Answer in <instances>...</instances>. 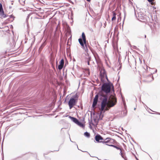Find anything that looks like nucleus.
Listing matches in <instances>:
<instances>
[{
	"label": "nucleus",
	"mask_w": 160,
	"mask_h": 160,
	"mask_svg": "<svg viewBox=\"0 0 160 160\" xmlns=\"http://www.w3.org/2000/svg\"><path fill=\"white\" fill-rule=\"evenodd\" d=\"M101 96L103 97L101 102V108L100 109L101 112L107 111L110 108L113 107L116 104L117 99L115 96L111 95L108 100L106 94L102 93Z\"/></svg>",
	"instance_id": "nucleus-1"
},
{
	"label": "nucleus",
	"mask_w": 160,
	"mask_h": 160,
	"mask_svg": "<svg viewBox=\"0 0 160 160\" xmlns=\"http://www.w3.org/2000/svg\"><path fill=\"white\" fill-rule=\"evenodd\" d=\"M116 141L114 139L110 138H106L104 141H101L100 142L102 143L103 144L108 145H111L114 144Z\"/></svg>",
	"instance_id": "nucleus-2"
},
{
	"label": "nucleus",
	"mask_w": 160,
	"mask_h": 160,
	"mask_svg": "<svg viewBox=\"0 0 160 160\" xmlns=\"http://www.w3.org/2000/svg\"><path fill=\"white\" fill-rule=\"evenodd\" d=\"M111 89V86L109 84L105 83L102 87V91L105 92L106 93L105 94H106L107 95V94L110 92Z\"/></svg>",
	"instance_id": "nucleus-3"
},
{
	"label": "nucleus",
	"mask_w": 160,
	"mask_h": 160,
	"mask_svg": "<svg viewBox=\"0 0 160 160\" xmlns=\"http://www.w3.org/2000/svg\"><path fill=\"white\" fill-rule=\"evenodd\" d=\"M78 41L80 45L82 46V48L84 50L85 52L88 53V47L90 49V47L89 45H88V44H87V43L86 44H83V43L82 40L81 38H79L78 39Z\"/></svg>",
	"instance_id": "nucleus-4"
},
{
	"label": "nucleus",
	"mask_w": 160,
	"mask_h": 160,
	"mask_svg": "<svg viewBox=\"0 0 160 160\" xmlns=\"http://www.w3.org/2000/svg\"><path fill=\"white\" fill-rule=\"evenodd\" d=\"M138 20L143 22H145L147 21V16L144 15L142 12H139L138 14Z\"/></svg>",
	"instance_id": "nucleus-5"
},
{
	"label": "nucleus",
	"mask_w": 160,
	"mask_h": 160,
	"mask_svg": "<svg viewBox=\"0 0 160 160\" xmlns=\"http://www.w3.org/2000/svg\"><path fill=\"white\" fill-rule=\"evenodd\" d=\"M77 102V100L74 98H72L70 99L68 102V105L70 109L75 106Z\"/></svg>",
	"instance_id": "nucleus-6"
},
{
	"label": "nucleus",
	"mask_w": 160,
	"mask_h": 160,
	"mask_svg": "<svg viewBox=\"0 0 160 160\" xmlns=\"http://www.w3.org/2000/svg\"><path fill=\"white\" fill-rule=\"evenodd\" d=\"M100 78L102 82L104 81L105 79H107V77L106 72H101L100 75Z\"/></svg>",
	"instance_id": "nucleus-7"
},
{
	"label": "nucleus",
	"mask_w": 160,
	"mask_h": 160,
	"mask_svg": "<svg viewBox=\"0 0 160 160\" xmlns=\"http://www.w3.org/2000/svg\"><path fill=\"white\" fill-rule=\"evenodd\" d=\"M98 94H97L95 96V97L93 101V102L92 106L93 107H95L96 105L98 102Z\"/></svg>",
	"instance_id": "nucleus-8"
},
{
	"label": "nucleus",
	"mask_w": 160,
	"mask_h": 160,
	"mask_svg": "<svg viewBox=\"0 0 160 160\" xmlns=\"http://www.w3.org/2000/svg\"><path fill=\"white\" fill-rule=\"evenodd\" d=\"M59 64H60L58 67V68L59 70H61L64 64V61L63 59L61 60L59 62Z\"/></svg>",
	"instance_id": "nucleus-9"
},
{
	"label": "nucleus",
	"mask_w": 160,
	"mask_h": 160,
	"mask_svg": "<svg viewBox=\"0 0 160 160\" xmlns=\"http://www.w3.org/2000/svg\"><path fill=\"white\" fill-rule=\"evenodd\" d=\"M95 139L97 142H100V140H103V138L99 135L95 136Z\"/></svg>",
	"instance_id": "nucleus-10"
},
{
	"label": "nucleus",
	"mask_w": 160,
	"mask_h": 160,
	"mask_svg": "<svg viewBox=\"0 0 160 160\" xmlns=\"http://www.w3.org/2000/svg\"><path fill=\"white\" fill-rule=\"evenodd\" d=\"M82 38H81L82 40L83 43V44H86V36L84 32H83L82 34Z\"/></svg>",
	"instance_id": "nucleus-11"
},
{
	"label": "nucleus",
	"mask_w": 160,
	"mask_h": 160,
	"mask_svg": "<svg viewBox=\"0 0 160 160\" xmlns=\"http://www.w3.org/2000/svg\"><path fill=\"white\" fill-rule=\"evenodd\" d=\"M2 12V17L3 18H5L6 17V16L4 14V12L3 11V8L2 5L1 3H0V12Z\"/></svg>",
	"instance_id": "nucleus-12"
},
{
	"label": "nucleus",
	"mask_w": 160,
	"mask_h": 160,
	"mask_svg": "<svg viewBox=\"0 0 160 160\" xmlns=\"http://www.w3.org/2000/svg\"><path fill=\"white\" fill-rule=\"evenodd\" d=\"M69 118L71 119V120L73 122H75L76 124L78 122V120L76 118L72 117L71 116H69Z\"/></svg>",
	"instance_id": "nucleus-13"
},
{
	"label": "nucleus",
	"mask_w": 160,
	"mask_h": 160,
	"mask_svg": "<svg viewBox=\"0 0 160 160\" xmlns=\"http://www.w3.org/2000/svg\"><path fill=\"white\" fill-rule=\"evenodd\" d=\"M112 16L113 17L112 18V21H114V20H116V14L114 11H113L112 12Z\"/></svg>",
	"instance_id": "nucleus-14"
},
{
	"label": "nucleus",
	"mask_w": 160,
	"mask_h": 160,
	"mask_svg": "<svg viewBox=\"0 0 160 160\" xmlns=\"http://www.w3.org/2000/svg\"><path fill=\"white\" fill-rule=\"evenodd\" d=\"M108 146H111V147H112L116 148L118 150H120L121 151V152H122L121 149L120 148L116 146L113 145L112 144L108 145Z\"/></svg>",
	"instance_id": "nucleus-15"
},
{
	"label": "nucleus",
	"mask_w": 160,
	"mask_h": 160,
	"mask_svg": "<svg viewBox=\"0 0 160 160\" xmlns=\"http://www.w3.org/2000/svg\"><path fill=\"white\" fill-rule=\"evenodd\" d=\"M77 124L82 127H84L83 124L82 122H79V121Z\"/></svg>",
	"instance_id": "nucleus-16"
},
{
	"label": "nucleus",
	"mask_w": 160,
	"mask_h": 160,
	"mask_svg": "<svg viewBox=\"0 0 160 160\" xmlns=\"http://www.w3.org/2000/svg\"><path fill=\"white\" fill-rule=\"evenodd\" d=\"M148 2L151 3L152 5H155V2H154V0H147Z\"/></svg>",
	"instance_id": "nucleus-17"
},
{
	"label": "nucleus",
	"mask_w": 160,
	"mask_h": 160,
	"mask_svg": "<svg viewBox=\"0 0 160 160\" xmlns=\"http://www.w3.org/2000/svg\"><path fill=\"white\" fill-rule=\"evenodd\" d=\"M84 135L85 136L87 137H89L90 136V134L87 132L84 133Z\"/></svg>",
	"instance_id": "nucleus-18"
},
{
	"label": "nucleus",
	"mask_w": 160,
	"mask_h": 160,
	"mask_svg": "<svg viewBox=\"0 0 160 160\" xmlns=\"http://www.w3.org/2000/svg\"><path fill=\"white\" fill-rule=\"evenodd\" d=\"M138 85L139 87L140 88L141 85V81H140L139 82H138Z\"/></svg>",
	"instance_id": "nucleus-19"
},
{
	"label": "nucleus",
	"mask_w": 160,
	"mask_h": 160,
	"mask_svg": "<svg viewBox=\"0 0 160 160\" xmlns=\"http://www.w3.org/2000/svg\"><path fill=\"white\" fill-rule=\"evenodd\" d=\"M89 61H90V60L88 58V61H87V62H88V65H90V62H89Z\"/></svg>",
	"instance_id": "nucleus-20"
},
{
	"label": "nucleus",
	"mask_w": 160,
	"mask_h": 160,
	"mask_svg": "<svg viewBox=\"0 0 160 160\" xmlns=\"http://www.w3.org/2000/svg\"><path fill=\"white\" fill-rule=\"evenodd\" d=\"M86 70H88V74L89 75L90 74V72L89 71V70L88 69H86Z\"/></svg>",
	"instance_id": "nucleus-21"
},
{
	"label": "nucleus",
	"mask_w": 160,
	"mask_h": 160,
	"mask_svg": "<svg viewBox=\"0 0 160 160\" xmlns=\"http://www.w3.org/2000/svg\"><path fill=\"white\" fill-rule=\"evenodd\" d=\"M148 78H150L151 79V76H149V77H148L147 78V79H148Z\"/></svg>",
	"instance_id": "nucleus-22"
},
{
	"label": "nucleus",
	"mask_w": 160,
	"mask_h": 160,
	"mask_svg": "<svg viewBox=\"0 0 160 160\" xmlns=\"http://www.w3.org/2000/svg\"><path fill=\"white\" fill-rule=\"evenodd\" d=\"M87 0L88 2H90L91 0Z\"/></svg>",
	"instance_id": "nucleus-23"
},
{
	"label": "nucleus",
	"mask_w": 160,
	"mask_h": 160,
	"mask_svg": "<svg viewBox=\"0 0 160 160\" xmlns=\"http://www.w3.org/2000/svg\"><path fill=\"white\" fill-rule=\"evenodd\" d=\"M145 38H146V35H145Z\"/></svg>",
	"instance_id": "nucleus-24"
}]
</instances>
